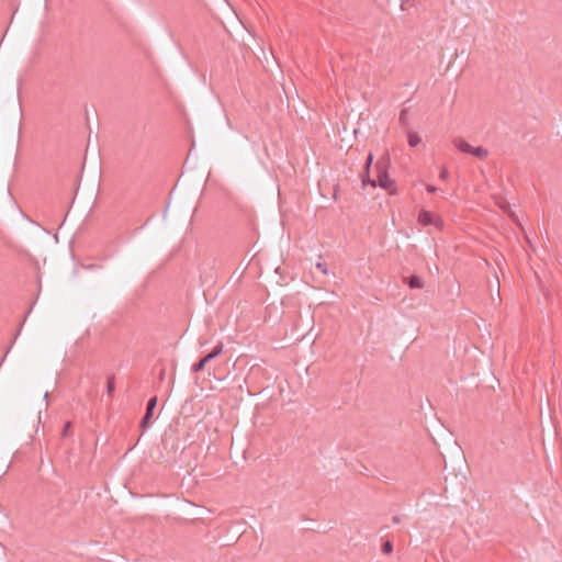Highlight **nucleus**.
Here are the masks:
<instances>
[{
	"mask_svg": "<svg viewBox=\"0 0 562 562\" xmlns=\"http://www.w3.org/2000/svg\"><path fill=\"white\" fill-rule=\"evenodd\" d=\"M114 391H115V376H114V374H111L108 376V381H106V394L110 398L113 397Z\"/></svg>",
	"mask_w": 562,
	"mask_h": 562,
	"instance_id": "423d86ee",
	"label": "nucleus"
},
{
	"mask_svg": "<svg viewBox=\"0 0 562 562\" xmlns=\"http://www.w3.org/2000/svg\"><path fill=\"white\" fill-rule=\"evenodd\" d=\"M278 199H279V205L281 204V186H278Z\"/></svg>",
	"mask_w": 562,
	"mask_h": 562,
	"instance_id": "6ab92c4d",
	"label": "nucleus"
},
{
	"mask_svg": "<svg viewBox=\"0 0 562 562\" xmlns=\"http://www.w3.org/2000/svg\"><path fill=\"white\" fill-rule=\"evenodd\" d=\"M372 159H373L372 155H369V157H368V165H370L372 162Z\"/></svg>",
	"mask_w": 562,
	"mask_h": 562,
	"instance_id": "aec40b11",
	"label": "nucleus"
},
{
	"mask_svg": "<svg viewBox=\"0 0 562 562\" xmlns=\"http://www.w3.org/2000/svg\"><path fill=\"white\" fill-rule=\"evenodd\" d=\"M157 396H153L148 400L146 405V412L139 423V427L142 428V430H146L150 426L151 418L154 416V411L157 406Z\"/></svg>",
	"mask_w": 562,
	"mask_h": 562,
	"instance_id": "7ed1b4c3",
	"label": "nucleus"
},
{
	"mask_svg": "<svg viewBox=\"0 0 562 562\" xmlns=\"http://www.w3.org/2000/svg\"><path fill=\"white\" fill-rule=\"evenodd\" d=\"M10 349H11V346H8V349L5 350V352H4V355H3V357L1 358V361H4V360H5V358H7L8 353L10 352Z\"/></svg>",
	"mask_w": 562,
	"mask_h": 562,
	"instance_id": "f3484780",
	"label": "nucleus"
},
{
	"mask_svg": "<svg viewBox=\"0 0 562 562\" xmlns=\"http://www.w3.org/2000/svg\"><path fill=\"white\" fill-rule=\"evenodd\" d=\"M407 140L411 147H416L422 143L420 136L415 132L408 133Z\"/></svg>",
	"mask_w": 562,
	"mask_h": 562,
	"instance_id": "0eeeda50",
	"label": "nucleus"
},
{
	"mask_svg": "<svg viewBox=\"0 0 562 562\" xmlns=\"http://www.w3.org/2000/svg\"><path fill=\"white\" fill-rule=\"evenodd\" d=\"M211 361H212L211 356L205 355L198 362L192 364V367H191L192 372L199 373V372L203 371L205 369L206 364Z\"/></svg>",
	"mask_w": 562,
	"mask_h": 562,
	"instance_id": "39448f33",
	"label": "nucleus"
},
{
	"mask_svg": "<svg viewBox=\"0 0 562 562\" xmlns=\"http://www.w3.org/2000/svg\"><path fill=\"white\" fill-rule=\"evenodd\" d=\"M10 349H11V346H8V349L5 350V352H4V355H3V357L1 358V361H4V360H5V358H7L8 353L10 352Z\"/></svg>",
	"mask_w": 562,
	"mask_h": 562,
	"instance_id": "4468645a",
	"label": "nucleus"
},
{
	"mask_svg": "<svg viewBox=\"0 0 562 562\" xmlns=\"http://www.w3.org/2000/svg\"><path fill=\"white\" fill-rule=\"evenodd\" d=\"M456 146L460 151L472 155L480 159H483L488 155L486 148L482 146H473L472 144L464 139H457Z\"/></svg>",
	"mask_w": 562,
	"mask_h": 562,
	"instance_id": "f257e3e1",
	"label": "nucleus"
},
{
	"mask_svg": "<svg viewBox=\"0 0 562 562\" xmlns=\"http://www.w3.org/2000/svg\"><path fill=\"white\" fill-rule=\"evenodd\" d=\"M10 349H11V346H8V349L5 350V352H4V355H3V357L1 358V361H4V360H5V358H7L8 353L10 352Z\"/></svg>",
	"mask_w": 562,
	"mask_h": 562,
	"instance_id": "a211bd4d",
	"label": "nucleus"
},
{
	"mask_svg": "<svg viewBox=\"0 0 562 562\" xmlns=\"http://www.w3.org/2000/svg\"><path fill=\"white\" fill-rule=\"evenodd\" d=\"M94 267H95L94 265H89L87 268L92 269Z\"/></svg>",
	"mask_w": 562,
	"mask_h": 562,
	"instance_id": "4be33fe9",
	"label": "nucleus"
},
{
	"mask_svg": "<svg viewBox=\"0 0 562 562\" xmlns=\"http://www.w3.org/2000/svg\"><path fill=\"white\" fill-rule=\"evenodd\" d=\"M223 342H218L213 349L211 352H209L207 355L211 356V359L214 360L215 358H217L218 356H221L223 353Z\"/></svg>",
	"mask_w": 562,
	"mask_h": 562,
	"instance_id": "6e6552de",
	"label": "nucleus"
},
{
	"mask_svg": "<svg viewBox=\"0 0 562 562\" xmlns=\"http://www.w3.org/2000/svg\"><path fill=\"white\" fill-rule=\"evenodd\" d=\"M376 184L389 190L390 193H393L395 191L393 181L390 179V177L385 172L379 177L378 181H373V186H376Z\"/></svg>",
	"mask_w": 562,
	"mask_h": 562,
	"instance_id": "20e7f679",
	"label": "nucleus"
},
{
	"mask_svg": "<svg viewBox=\"0 0 562 562\" xmlns=\"http://www.w3.org/2000/svg\"><path fill=\"white\" fill-rule=\"evenodd\" d=\"M164 374H165V371L162 370L161 373H160V378L161 379L164 378Z\"/></svg>",
	"mask_w": 562,
	"mask_h": 562,
	"instance_id": "5701e85b",
	"label": "nucleus"
},
{
	"mask_svg": "<svg viewBox=\"0 0 562 562\" xmlns=\"http://www.w3.org/2000/svg\"><path fill=\"white\" fill-rule=\"evenodd\" d=\"M71 426H72L71 422L65 423L61 434H60L63 438H66L68 436Z\"/></svg>",
	"mask_w": 562,
	"mask_h": 562,
	"instance_id": "9d476101",
	"label": "nucleus"
},
{
	"mask_svg": "<svg viewBox=\"0 0 562 562\" xmlns=\"http://www.w3.org/2000/svg\"><path fill=\"white\" fill-rule=\"evenodd\" d=\"M10 349H11V346H8V349L5 350V352H4V355H3V357L1 358V361H4V360H5V358H7L8 353L10 352Z\"/></svg>",
	"mask_w": 562,
	"mask_h": 562,
	"instance_id": "ddd939ff",
	"label": "nucleus"
},
{
	"mask_svg": "<svg viewBox=\"0 0 562 562\" xmlns=\"http://www.w3.org/2000/svg\"><path fill=\"white\" fill-rule=\"evenodd\" d=\"M384 551H385L386 553H390V552L392 551V544H391V542H389V541H387V542H385V543H384Z\"/></svg>",
	"mask_w": 562,
	"mask_h": 562,
	"instance_id": "9b49d317",
	"label": "nucleus"
},
{
	"mask_svg": "<svg viewBox=\"0 0 562 562\" xmlns=\"http://www.w3.org/2000/svg\"><path fill=\"white\" fill-rule=\"evenodd\" d=\"M10 349H11V346H8V349L5 350V352H4V355H3V357L1 358V361H4V360H5V358H7L8 353L10 352Z\"/></svg>",
	"mask_w": 562,
	"mask_h": 562,
	"instance_id": "f8f14e48",
	"label": "nucleus"
},
{
	"mask_svg": "<svg viewBox=\"0 0 562 562\" xmlns=\"http://www.w3.org/2000/svg\"><path fill=\"white\" fill-rule=\"evenodd\" d=\"M418 222L423 226L432 225V226H435L438 229H442V227H443L442 218L439 215L434 214V213L428 212V211H422L419 213Z\"/></svg>",
	"mask_w": 562,
	"mask_h": 562,
	"instance_id": "f03ea898",
	"label": "nucleus"
},
{
	"mask_svg": "<svg viewBox=\"0 0 562 562\" xmlns=\"http://www.w3.org/2000/svg\"><path fill=\"white\" fill-rule=\"evenodd\" d=\"M10 349H11V346H8V349L5 350V352H4V355H3V357L1 358V361H4V360H5V358H7L8 353L10 352Z\"/></svg>",
	"mask_w": 562,
	"mask_h": 562,
	"instance_id": "dca6fc26",
	"label": "nucleus"
},
{
	"mask_svg": "<svg viewBox=\"0 0 562 562\" xmlns=\"http://www.w3.org/2000/svg\"><path fill=\"white\" fill-rule=\"evenodd\" d=\"M280 271H281V268H280V267H278V268L276 269V273H280Z\"/></svg>",
	"mask_w": 562,
	"mask_h": 562,
	"instance_id": "412c9836",
	"label": "nucleus"
},
{
	"mask_svg": "<svg viewBox=\"0 0 562 562\" xmlns=\"http://www.w3.org/2000/svg\"><path fill=\"white\" fill-rule=\"evenodd\" d=\"M409 285H411V288H422L423 286V282L420 280V278L412 277L411 280H409Z\"/></svg>",
	"mask_w": 562,
	"mask_h": 562,
	"instance_id": "1a4fd4ad",
	"label": "nucleus"
},
{
	"mask_svg": "<svg viewBox=\"0 0 562 562\" xmlns=\"http://www.w3.org/2000/svg\"><path fill=\"white\" fill-rule=\"evenodd\" d=\"M10 349H11V346H8V349L5 350V352H4V355H3V357L1 358V361H4V360H5V358H7L8 353L10 352Z\"/></svg>",
	"mask_w": 562,
	"mask_h": 562,
	"instance_id": "2eb2a0df",
	"label": "nucleus"
}]
</instances>
